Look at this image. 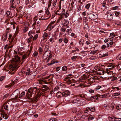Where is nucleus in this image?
Returning <instances> with one entry per match:
<instances>
[{
    "mask_svg": "<svg viewBox=\"0 0 121 121\" xmlns=\"http://www.w3.org/2000/svg\"><path fill=\"white\" fill-rule=\"evenodd\" d=\"M11 64L9 65V73L13 74L15 72L17 69L19 67L18 66V63L20 62V58L17 56L15 55Z\"/></svg>",
    "mask_w": 121,
    "mask_h": 121,
    "instance_id": "f257e3e1",
    "label": "nucleus"
},
{
    "mask_svg": "<svg viewBox=\"0 0 121 121\" xmlns=\"http://www.w3.org/2000/svg\"><path fill=\"white\" fill-rule=\"evenodd\" d=\"M52 55L51 53V51H45L43 55V58L45 60H47L46 62H48L49 60L52 58Z\"/></svg>",
    "mask_w": 121,
    "mask_h": 121,
    "instance_id": "f03ea898",
    "label": "nucleus"
},
{
    "mask_svg": "<svg viewBox=\"0 0 121 121\" xmlns=\"http://www.w3.org/2000/svg\"><path fill=\"white\" fill-rule=\"evenodd\" d=\"M108 67V68H106V73H107L108 75H112L113 74V72L112 71L109 70H108V69H111L112 67V64H109L106 63V67Z\"/></svg>",
    "mask_w": 121,
    "mask_h": 121,
    "instance_id": "7ed1b4c3",
    "label": "nucleus"
},
{
    "mask_svg": "<svg viewBox=\"0 0 121 121\" xmlns=\"http://www.w3.org/2000/svg\"><path fill=\"white\" fill-rule=\"evenodd\" d=\"M89 18L92 20H95L98 17V15L95 12L92 13L88 15Z\"/></svg>",
    "mask_w": 121,
    "mask_h": 121,
    "instance_id": "20e7f679",
    "label": "nucleus"
},
{
    "mask_svg": "<svg viewBox=\"0 0 121 121\" xmlns=\"http://www.w3.org/2000/svg\"><path fill=\"white\" fill-rule=\"evenodd\" d=\"M62 11L61 13V15H64L65 18H66L68 17V16L69 15V14L68 12L66 11L65 12V9H62Z\"/></svg>",
    "mask_w": 121,
    "mask_h": 121,
    "instance_id": "39448f33",
    "label": "nucleus"
},
{
    "mask_svg": "<svg viewBox=\"0 0 121 121\" xmlns=\"http://www.w3.org/2000/svg\"><path fill=\"white\" fill-rule=\"evenodd\" d=\"M70 92L68 90H66L62 93V97H65L70 95Z\"/></svg>",
    "mask_w": 121,
    "mask_h": 121,
    "instance_id": "423d86ee",
    "label": "nucleus"
},
{
    "mask_svg": "<svg viewBox=\"0 0 121 121\" xmlns=\"http://www.w3.org/2000/svg\"><path fill=\"white\" fill-rule=\"evenodd\" d=\"M9 100L5 103V104H6V105H8L9 107V108L10 109H13V106L12 104V102L10 101H9Z\"/></svg>",
    "mask_w": 121,
    "mask_h": 121,
    "instance_id": "0eeeda50",
    "label": "nucleus"
},
{
    "mask_svg": "<svg viewBox=\"0 0 121 121\" xmlns=\"http://www.w3.org/2000/svg\"><path fill=\"white\" fill-rule=\"evenodd\" d=\"M105 97V94L101 95L98 94L96 95L95 96H94V99H96L97 100L99 98H104Z\"/></svg>",
    "mask_w": 121,
    "mask_h": 121,
    "instance_id": "6e6552de",
    "label": "nucleus"
},
{
    "mask_svg": "<svg viewBox=\"0 0 121 121\" xmlns=\"http://www.w3.org/2000/svg\"><path fill=\"white\" fill-rule=\"evenodd\" d=\"M2 117L5 119H7L8 118L7 115L2 114L1 112H0V121L2 120Z\"/></svg>",
    "mask_w": 121,
    "mask_h": 121,
    "instance_id": "1a4fd4ad",
    "label": "nucleus"
},
{
    "mask_svg": "<svg viewBox=\"0 0 121 121\" xmlns=\"http://www.w3.org/2000/svg\"><path fill=\"white\" fill-rule=\"evenodd\" d=\"M54 26V25H53V23H50L48 25L47 27V29L49 31H50L53 28Z\"/></svg>",
    "mask_w": 121,
    "mask_h": 121,
    "instance_id": "9d476101",
    "label": "nucleus"
},
{
    "mask_svg": "<svg viewBox=\"0 0 121 121\" xmlns=\"http://www.w3.org/2000/svg\"><path fill=\"white\" fill-rule=\"evenodd\" d=\"M45 13L47 14L48 16V17H50L51 16V14L48 8L47 7H45Z\"/></svg>",
    "mask_w": 121,
    "mask_h": 121,
    "instance_id": "9b49d317",
    "label": "nucleus"
},
{
    "mask_svg": "<svg viewBox=\"0 0 121 121\" xmlns=\"http://www.w3.org/2000/svg\"><path fill=\"white\" fill-rule=\"evenodd\" d=\"M28 92L27 93V94H26V96L27 98L29 99H31V98L30 97L32 96V94L30 92L29 90H28Z\"/></svg>",
    "mask_w": 121,
    "mask_h": 121,
    "instance_id": "f8f14e48",
    "label": "nucleus"
},
{
    "mask_svg": "<svg viewBox=\"0 0 121 121\" xmlns=\"http://www.w3.org/2000/svg\"><path fill=\"white\" fill-rule=\"evenodd\" d=\"M108 120L110 121H116V119H117V118L116 117L114 116H112L111 117H109L108 116Z\"/></svg>",
    "mask_w": 121,
    "mask_h": 121,
    "instance_id": "ddd939ff",
    "label": "nucleus"
},
{
    "mask_svg": "<svg viewBox=\"0 0 121 121\" xmlns=\"http://www.w3.org/2000/svg\"><path fill=\"white\" fill-rule=\"evenodd\" d=\"M64 23L63 24V25L64 26H66L67 28L69 27V26L68 25L69 23V21L65 20Z\"/></svg>",
    "mask_w": 121,
    "mask_h": 121,
    "instance_id": "4468645a",
    "label": "nucleus"
},
{
    "mask_svg": "<svg viewBox=\"0 0 121 121\" xmlns=\"http://www.w3.org/2000/svg\"><path fill=\"white\" fill-rule=\"evenodd\" d=\"M34 35V33L32 31H30L28 34V35L29 37V38H33Z\"/></svg>",
    "mask_w": 121,
    "mask_h": 121,
    "instance_id": "2eb2a0df",
    "label": "nucleus"
},
{
    "mask_svg": "<svg viewBox=\"0 0 121 121\" xmlns=\"http://www.w3.org/2000/svg\"><path fill=\"white\" fill-rule=\"evenodd\" d=\"M16 8V6L14 4H10V7L9 8V9L10 10H13L15 9Z\"/></svg>",
    "mask_w": 121,
    "mask_h": 121,
    "instance_id": "dca6fc26",
    "label": "nucleus"
},
{
    "mask_svg": "<svg viewBox=\"0 0 121 121\" xmlns=\"http://www.w3.org/2000/svg\"><path fill=\"white\" fill-rule=\"evenodd\" d=\"M84 41V40L82 38H80V39H79V43L81 47L83 45Z\"/></svg>",
    "mask_w": 121,
    "mask_h": 121,
    "instance_id": "f3484780",
    "label": "nucleus"
},
{
    "mask_svg": "<svg viewBox=\"0 0 121 121\" xmlns=\"http://www.w3.org/2000/svg\"><path fill=\"white\" fill-rule=\"evenodd\" d=\"M107 19L108 20H111L113 18V16L112 14H108L107 17Z\"/></svg>",
    "mask_w": 121,
    "mask_h": 121,
    "instance_id": "a211bd4d",
    "label": "nucleus"
},
{
    "mask_svg": "<svg viewBox=\"0 0 121 121\" xmlns=\"http://www.w3.org/2000/svg\"><path fill=\"white\" fill-rule=\"evenodd\" d=\"M80 102V100L79 99H75L73 100L72 101V103H79Z\"/></svg>",
    "mask_w": 121,
    "mask_h": 121,
    "instance_id": "6ab92c4d",
    "label": "nucleus"
},
{
    "mask_svg": "<svg viewBox=\"0 0 121 121\" xmlns=\"http://www.w3.org/2000/svg\"><path fill=\"white\" fill-rule=\"evenodd\" d=\"M14 93L15 94H17V95H16L15 96V98H17L18 97V94L20 93L18 89H17L14 92Z\"/></svg>",
    "mask_w": 121,
    "mask_h": 121,
    "instance_id": "aec40b11",
    "label": "nucleus"
},
{
    "mask_svg": "<svg viewBox=\"0 0 121 121\" xmlns=\"http://www.w3.org/2000/svg\"><path fill=\"white\" fill-rule=\"evenodd\" d=\"M27 53L24 54L22 55V61H24V60L27 58Z\"/></svg>",
    "mask_w": 121,
    "mask_h": 121,
    "instance_id": "412c9836",
    "label": "nucleus"
},
{
    "mask_svg": "<svg viewBox=\"0 0 121 121\" xmlns=\"http://www.w3.org/2000/svg\"><path fill=\"white\" fill-rule=\"evenodd\" d=\"M56 95L58 98L62 96V93L60 92H58L56 93Z\"/></svg>",
    "mask_w": 121,
    "mask_h": 121,
    "instance_id": "4be33fe9",
    "label": "nucleus"
},
{
    "mask_svg": "<svg viewBox=\"0 0 121 121\" xmlns=\"http://www.w3.org/2000/svg\"><path fill=\"white\" fill-rule=\"evenodd\" d=\"M49 46L47 45H46L44 48V50L45 51L47 52L48 51H50V50L49 49Z\"/></svg>",
    "mask_w": 121,
    "mask_h": 121,
    "instance_id": "5701e85b",
    "label": "nucleus"
},
{
    "mask_svg": "<svg viewBox=\"0 0 121 121\" xmlns=\"http://www.w3.org/2000/svg\"><path fill=\"white\" fill-rule=\"evenodd\" d=\"M34 113V110L32 109H30L28 112V113L30 115H32Z\"/></svg>",
    "mask_w": 121,
    "mask_h": 121,
    "instance_id": "b1692460",
    "label": "nucleus"
},
{
    "mask_svg": "<svg viewBox=\"0 0 121 121\" xmlns=\"http://www.w3.org/2000/svg\"><path fill=\"white\" fill-rule=\"evenodd\" d=\"M109 34L110 35V36H109V37H111V38H113V37H115V34L113 33H111L109 34V33H108L106 34V35H109Z\"/></svg>",
    "mask_w": 121,
    "mask_h": 121,
    "instance_id": "393cba45",
    "label": "nucleus"
},
{
    "mask_svg": "<svg viewBox=\"0 0 121 121\" xmlns=\"http://www.w3.org/2000/svg\"><path fill=\"white\" fill-rule=\"evenodd\" d=\"M49 89V88L47 86H43V88L42 90L44 91H48Z\"/></svg>",
    "mask_w": 121,
    "mask_h": 121,
    "instance_id": "a878e982",
    "label": "nucleus"
},
{
    "mask_svg": "<svg viewBox=\"0 0 121 121\" xmlns=\"http://www.w3.org/2000/svg\"><path fill=\"white\" fill-rule=\"evenodd\" d=\"M25 73V72L24 71H22L18 73L19 75L21 76H23L24 75V74Z\"/></svg>",
    "mask_w": 121,
    "mask_h": 121,
    "instance_id": "bb28decb",
    "label": "nucleus"
},
{
    "mask_svg": "<svg viewBox=\"0 0 121 121\" xmlns=\"http://www.w3.org/2000/svg\"><path fill=\"white\" fill-rule=\"evenodd\" d=\"M37 98L38 97L36 96H35L33 98H31V101L32 102L36 101L37 100Z\"/></svg>",
    "mask_w": 121,
    "mask_h": 121,
    "instance_id": "cd10ccee",
    "label": "nucleus"
},
{
    "mask_svg": "<svg viewBox=\"0 0 121 121\" xmlns=\"http://www.w3.org/2000/svg\"><path fill=\"white\" fill-rule=\"evenodd\" d=\"M69 69L68 68H67V66H64L62 68V69L63 71H66L67 69Z\"/></svg>",
    "mask_w": 121,
    "mask_h": 121,
    "instance_id": "c85d7f7f",
    "label": "nucleus"
},
{
    "mask_svg": "<svg viewBox=\"0 0 121 121\" xmlns=\"http://www.w3.org/2000/svg\"><path fill=\"white\" fill-rule=\"evenodd\" d=\"M57 2V0H54L53 1L52 3V7L54 8L55 7L56 5V3Z\"/></svg>",
    "mask_w": 121,
    "mask_h": 121,
    "instance_id": "c756f323",
    "label": "nucleus"
},
{
    "mask_svg": "<svg viewBox=\"0 0 121 121\" xmlns=\"http://www.w3.org/2000/svg\"><path fill=\"white\" fill-rule=\"evenodd\" d=\"M98 31L99 32H101L103 33H106L105 32L106 30L104 29H99Z\"/></svg>",
    "mask_w": 121,
    "mask_h": 121,
    "instance_id": "7c9ffc66",
    "label": "nucleus"
},
{
    "mask_svg": "<svg viewBox=\"0 0 121 121\" xmlns=\"http://www.w3.org/2000/svg\"><path fill=\"white\" fill-rule=\"evenodd\" d=\"M25 94V93L24 91L23 92H22L21 93L20 95H19V97L21 98H22V97H23L24 95Z\"/></svg>",
    "mask_w": 121,
    "mask_h": 121,
    "instance_id": "2f4dec72",
    "label": "nucleus"
},
{
    "mask_svg": "<svg viewBox=\"0 0 121 121\" xmlns=\"http://www.w3.org/2000/svg\"><path fill=\"white\" fill-rule=\"evenodd\" d=\"M23 49L22 48H19L18 49V54H20L21 55H22L21 53L20 52L22 51V49Z\"/></svg>",
    "mask_w": 121,
    "mask_h": 121,
    "instance_id": "473e14b6",
    "label": "nucleus"
},
{
    "mask_svg": "<svg viewBox=\"0 0 121 121\" xmlns=\"http://www.w3.org/2000/svg\"><path fill=\"white\" fill-rule=\"evenodd\" d=\"M6 14L8 17H10L11 16V12L10 11H8L6 12Z\"/></svg>",
    "mask_w": 121,
    "mask_h": 121,
    "instance_id": "72a5a7b5",
    "label": "nucleus"
},
{
    "mask_svg": "<svg viewBox=\"0 0 121 121\" xmlns=\"http://www.w3.org/2000/svg\"><path fill=\"white\" fill-rule=\"evenodd\" d=\"M117 60H121V53L117 56Z\"/></svg>",
    "mask_w": 121,
    "mask_h": 121,
    "instance_id": "f704fd0d",
    "label": "nucleus"
},
{
    "mask_svg": "<svg viewBox=\"0 0 121 121\" xmlns=\"http://www.w3.org/2000/svg\"><path fill=\"white\" fill-rule=\"evenodd\" d=\"M30 69H28L26 73V75H28L30 74Z\"/></svg>",
    "mask_w": 121,
    "mask_h": 121,
    "instance_id": "c9c22d12",
    "label": "nucleus"
},
{
    "mask_svg": "<svg viewBox=\"0 0 121 121\" xmlns=\"http://www.w3.org/2000/svg\"><path fill=\"white\" fill-rule=\"evenodd\" d=\"M91 5L90 3L87 4L85 6V8L87 9H88Z\"/></svg>",
    "mask_w": 121,
    "mask_h": 121,
    "instance_id": "e433bc0d",
    "label": "nucleus"
},
{
    "mask_svg": "<svg viewBox=\"0 0 121 121\" xmlns=\"http://www.w3.org/2000/svg\"><path fill=\"white\" fill-rule=\"evenodd\" d=\"M116 108L117 109H121V104H118L116 107Z\"/></svg>",
    "mask_w": 121,
    "mask_h": 121,
    "instance_id": "4c0bfd02",
    "label": "nucleus"
},
{
    "mask_svg": "<svg viewBox=\"0 0 121 121\" xmlns=\"http://www.w3.org/2000/svg\"><path fill=\"white\" fill-rule=\"evenodd\" d=\"M28 30V27L26 26L24 27V28L23 30V32L24 33H25Z\"/></svg>",
    "mask_w": 121,
    "mask_h": 121,
    "instance_id": "58836bf2",
    "label": "nucleus"
},
{
    "mask_svg": "<svg viewBox=\"0 0 121 121\" xmlns=\"http://www.w3.org/2000/svg\"><path fill=\"white\" fill-rule=\"evenodd\" d=\"M37 24L38 25H37V26L38 27L37 29V30H38V31H37V33H39L40 32V31L39 30L40 28V27H39L40 25H39V24Z\"/></svg>",
    "mask_w": 121,
    "mask_h": 121,
    "instance_id": "ea45409f",
    "label": "nucleus"
},
{
    "mask_svg": "<svg viewBox=\"0 0 121 121\" xmlns=\"http://www.w3.org/2000/svg\"><path fill=\"white\" fill-rule=\"evenodd\" d=\"M5 78V77L4 76H2L0 77V81H2Z\"/></svg>",
    "mask_w": 121,
    "mask_h": 121,
    "instance_id": "a19ab883",
    "label": "nucleus"
},
{
    "mask_svg": "<svg viewBox=\"0 0 121 121\" xmlns=\"http://www.w3.org/2000/svg\"><path fill=\"white\" fill-rule=\"evenodd\" d=\"M94 118V117H93L92 115H91L88 118V120H91L93 119Z\"/></svg>",
    "mask_w": 121,
    "mask_h": 121,
    "instance_id": "79ce46f5",
    "label": "nucleus"
},
{
    "mask_svg": "<svg viewBox=\"0 0 121 121\" xmlns=\"http://www.w3.org/2000/svg\"><path fill=\"white\" fill-rule=\"evenodd\" d=\"M77 56H73L71 57V59L73 61H74L77 59Z\"/></svg>",
    "mask_w": 121,
    "mask_h": 121,
    "instance_id": "37998d69",
    "label": "nucleus"
},
{
    "mask_svg": "<svg viewBox=\"0 0 121 121\" xmlns=\"http://www.w3.org/2000/svg\"><path fill=\"white\" fill-rule=\"evenodd\" d=\"M96 58V57L94 56H92L91 57H90L89 59L90 60H95Z\"/></svg>",
    "mask_w": 121,
    "mask_h": 121,
    "instance_id": "c03bdc74",
    "label": "nucleus"
},
{
    "mask_svg": "<svg viewBox=\"0 0 121 121\" xmlns=\"http://www.w3.org/2000/svg\"><path fill=\"white\" fill-rule=\"evenodd\" d=\"M48 36V34L46 33L45 32L44 33L42 36L43 37L45 38V37H47Z\"/></svg>",
    "mask_w": 121,
    "mask_h": 121,
    "instance_id": "a18cd8bd",
    "label": "nucleus"
},
{
    "mask_svg": "<svg viewBox=\"0 0 121 121\" xmlns=\"http://www.w3.org/2000/svg\"><path fill=\"white\" fill-rule=\"evenodd\" d=\"M87 99L89 101H90L92 99H94V96L88 97Z\"/></svg>",
    "mask_w": 121,
    "mask_h": 121,
    "instance_id": "49530a36",
    "label": "nucleus"
},
{
    "mask_svg": "<svg viewBox=\"0 0 121 121\" xmlns=\"http://www.w3.org/2000/svg\"><path fill=\"white\" fill-rule=\"evenodd\" d=\"M107 107L108 106H106V109H107V110H109V108L110 109H112L114 108V106L112 105L111 104V108H111L110 107H109L108 108H107Z\"/></svg>",
    "mask_w": 121,
    "mask_h": 121,
    "instance_id": "de8ad7c7",
    "label": "nucleus"
},
{
    "mask_svg": "<svg viewBox=\"0 0 121 121\" xmlns=\"http://www.w3.org/2000/svg\"><path fill=\"white\" fill-rule=\"evenodd\" d=\"M97 52V51H92L90 52V54H94L96 53Z\"/></svg>",
    "mask_w": 121,
    "mask_h": 121,
    "instance_id": "09e8293b",
    "label": "nucleus"
},
{
    "mask_svg": "<svg viewBox=\"0 0 121 121\" xmlns=\"http://www.w3.org/2000/svg\"><path fill=\"white\" fill-rule=\"evenodd\" d=\"M38 50L39 51V52L40 54H41L43 52V50L40 47H39Z\"/></svg>",
    "mask_w": 121,
    "mask_h": 121,
    "instance_id": "8fccbe9b",
    "label": "nucleus"
},
{
    "mask_svg": "<svg viewBox=\"0 0 121 121\" xmlns=\"http://www.w3.org/2000/svg\"><path fill=\"white\" fill-rule=\"evenodd\" d=\"M56 78L58 79H61L62 78V77L59 75H56Z\"/></svg>",
    "mask_w": 121,
    "mask_h": 121,
    "instance_id": "3c124183",
    "label": "nucleus"
},
{
    "mask_svg": "<svg viewBox=\"0 0 121 121\" xmlns=\"http://www.w3.org/2000/svg\"><path fill=\"white\" fill-rule=\"evenodd\" d=\"M9 107L7 105H6L4 107V109L6 110H8Z\"/></svg>",
    "mask_w": 121,
    "mask_h": 121,
    "instance_id": "603ef678",
    "label": "nucleus"
},
{
    "mask_svg": "<svg viewBox=\"0 0 121 121\" xmlns=\"http://www.w3.org/2000/svg\"><path fill=\"white\" fill-rule=\"evenodd\" d=\"M8 40L9 41V42H10V43H11L13 41L14 38H8Z\"/></svg>",
    "mask_w": 121,
    "mask_h": 121,
    "instance_id": "864d4df0",
    "label": "nucleus"
},
{
    "mask_svg": "<svg viewBox=\"0 0 121 121\" xmlns=\"http://www.w3.org/2000/svg\"><path fill=\"white\" fill-rule=\"evenodd\" d=\"M119 7L118 6H116L112 8V9L113 10H115L117 9Z\"/></svg>",
    "mask_w": 121,
    "mask_h": 121,
    "instance_id": "5fc2aeb1",
    "label": "nucleus"
},
{
    "mask_svg": "<svg viewBox=\"0 0 121 121\" xmlns=\"http://www.w3.org/2000/svg\"><path fill=\"white\" fill-rule=\"evenodd\" d=\"M90 109L91 111L94 112L95 111V107H93V108H92Z\"/></svg>",
    "mask_w": 121,
    "mask_h": 121,
    "instance_id": "6e6d98bb",
    "label": "nucleus"
},
{
    "mask_svg": "<svg viewBox=\"0 0 121 121\" xmlns=\"http://www.w3.org/2000/svg\"><path fill=\"white\" fill-rule=\"evenodd\" d=\"M106 4L105 1H103L102 3V6L104 8H105V5Z\"/></svg>",
    "mask_w": 121,
    "mask_h": 121,
    "instance_id": "4d7b16f0",
    "label": "nucleus"
},
{
    "mask_svg": "<svg viewBox=\"0 0 121 121\" xmlns=\"http://www.w3.org/2000/svg\"><path fill=\"white\" fill-rule=\"evenodd\" d=\"M67 82L69 84H70L72 83V80L70 79H68L67 80Z\"/></svg>",
    "mask_w": 121,
    "mask_h": 121,
    "instance_id": "13d9d810",
    "label": "nucleus"
},
{
    "mask_svg": "<svg viewBox=\"0 0 121 121\" xmlns=\"http://www.w3.org/2000/svg\"><path fill=\"white\" fill-rule=\"evenodd\" d=\"M120 92L114 93V96H117L120 95Z\"/></svg>",
    "mask_w": 121,
    "mask_h": 121,
    "instance_id": "bf43d9fd",
    "label": "nucleus"
},
{
    "mask_svg": "<svg viewBox=\"0 0 121 121\" xmlns=\"http://www.w3.org/2000/svg\"><path fill=\"white\" fill-rule=\"evenodd\" d=\"M99 54L100 55H101V56L102 57H103L106 56V54H103L102 53L101 54Z\"/></svg>",
    "mask_w": 121,
    "mask_h": 121,
    "instance_id": "052dcab7",
    "label": "nucleus"
},
{
    "mask_svg": "<svg viewBox=\"0 0 121 121\" xmlns=\"http://www.w3.org/2000/svg\"><path fill=\"white\" fill-rule=\"evenodd\" d=\"M67 67H69L71 66V64L70 63H67L66 65Z\"/></svg>",
    "mask_w": 121,
    "mask_h": 121,
    "instance_id": "680f3d73",
    "label": "nucleus"
},
{
    "mask_svg": "<svg viewBox=\"0 0 121 121\" xmlns=\"http://www.w3.org/2000/svg\"><path fill=\"white\" fill-rule=\"evenodd\" d=\"M59 86H57L54 89V91H56L57 90H58L59 89Z\"/></svg>",
    "mask_w": 121,
    "mask_h": 121,
    "instance_id": "e2e57ef3",
    "label": "nucleus"
},
{
    "mask_svg": "<svg viewBox=\"0 0 121 121\" xmlns=\"http://www.w3.org/2000/svg\"><path fill=\"white\" fill-rule=\"evenodd\" d=\"M38 53L37 52H34L33 54L34 56H37L38 55Z\"/></svg>",
    "mask_w": 121,
    "mask_h": 121,
    "instance_id": "0e129e2a",
    "label": "nucleus"
},
{
    "mask_svg": "<svg viewBox=\"0 0 121 121\" xmlns=\"http://www.w3.org/2000/svg\"><path fill=\"white\" fill-rule=\"evenodd\" d=\"M61 30L62 32H65L66 30V29L65 27H62L61 28Z\"/></svg>",
    "mask_w": 121,
    "mask_h": 121,
    "instance_id": "69168bd1",
    "label": "nucleus"
},
{
    "mask_svg": "<svg viewBox=\"0 0 121 121\" xmlns=\"http://www.w3.org/2000/svg\"><path fill=\"white\" fill-rule=\"evenodd\" d=\"M49 121H57V120L56 118H52Z\"/></svg>",
    "mask_w": 121,
    "mask_h": 121,
    "instance_id": "338daca9",
    "label": "nucleus"
},
{
    "mask_svg": "<svg viewBox=\"0 0 121 121\" xmlns=\"http://www.w3.org/2000/svg\"><path fill=\"white\" fill-rule=\"evenodd\" d=\"M8 34H4L3 35V37L7 38V37Z\"/></svg>",
    "mask_w": 121,
    "mask_h": 121,
    "instance_id": "774afa93",
    "label": "nucleus"
}]
</instances>
